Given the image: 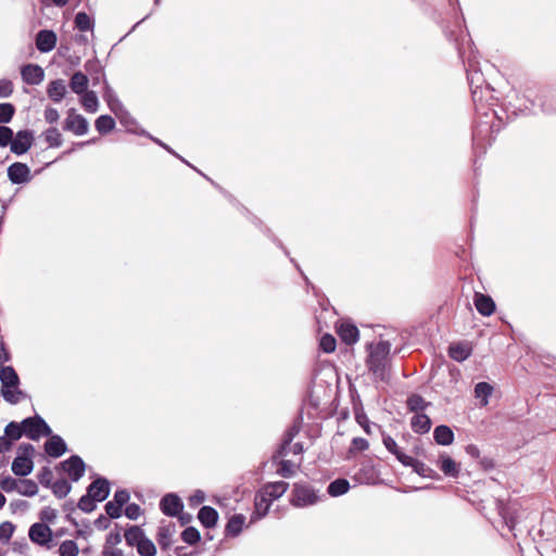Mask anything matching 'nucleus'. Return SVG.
Returning <instances> with one entry per match:
<instances>
[{
	"instance_id": "7ed1b4c3",
	"label": "nucleus",
	"mask_w": 556,
	"mask_h": 556,
	"mask_svg": "<svg viewBox=\"0 0 556 556\" xmlns=\"http://www.w3.org/2000/svg\"><path fill=\"white\" fill-rule=\"evenodd\" d=\"M320 496L318 491L307 483L296 482L293 484L290 504L296 508L313 506L318 503Z\"/></svg>"
},
{
	"instance_id": "aec40b11",
	"label": "nucleus",
	"mask_w": 556,
	"mask_h": 556,
	"mask_svg": "<svg viewBox=\"0 0 556 556\" xmlns=\"http://www.w3.org/2000/svg\"><path fill=\"white\" fill-rule=\"evenodd\" d=\"M403 466L412 467L414 472L422 478L439 479L440 476L432 468L427 466L425 463L408 456V459L404 462Z\"/></svg>"
},
{
	"instance_id": "58836bf2",
	"label": "nucleus",
	"mask_w": 556,
	"mask_h": 556,
	"mask_svg": "<svg viewBox=\"0 0 556 556\" xmlns=\"http://www.w3.org/2000/svg\"><path fill=\"white\" fill-rule=\"evenodd\" d=\"M115 125L116 123L114 118L108 114L100 115L94 122L96 129L100 135H105L112 131L115 128Z\"/></svg>"
},
{
	"instance_id": "c03bdc74",
	"label": "nucleus",
	"mask_w": 556,
	"mask_h": 556,
	"mask_svg": "<svg viewBox=\"0 0 556 556\" xmlns=\"http://www.w3.org/2000/svg\"><path fill=\"white\" fill-rule=\"evenodd\" d=\"M4 435L12 442L20 440L24 434L22 421H10L4 428Z\"/></svg>"
},
{
	"instance_id": "8fccbe9b",
	"label": "nucleus",
	"mask_w": 556,
	"mask_h": 556,
	"mask_svg": "<svg viewBox=\"0 0 556 556\" xmlns=\"http://www.w3.org/2000/svg\"><path fill=\"white\" fill-rule=\"evenodd\" d=\"M137 552L140 556H155L156 555V547L154 543L144 536L143 540L136 546Z\"/></svg>"
},
{
	"instance_id": "2f4dec72",
	"label": "nucleus",
	"mask_w": 556,
	"mask_h": 556,
	"mask_svg": "<svg viewBox=\"0 0 556 556\" xmlns=\"http://www.w3.org/2000/svg\"><path fill=\"white\" fill-rule=\"evenodd\" d=\"M299 433V428L296 426H291L283 434L282 443L278 451L276 452L274 458L276 457H286L289 455L288 448L292 443L294 437Z\"/></svg>"
},
{
	"instance_id": "9d476101",
	"label": "nucleus",
	"mask_w": 556,
	"mask_h": 556,
	"mask_svg": "<svg viewBox=\"0 0 556 556\" xmlns=\"http://www.w3.org/2000/svg\"><path fill=\"white\" fill-rule=\"evenodd\" d=\"M467 79L471 90L472 101L481 100V88H484L485 85H489L483 74L480 71H475L473 65L469 63L467 68Z\"/></svg>"
},
{
	"instance_id": "0e129e2a",
	"label": "nucleus",
	"mask_w": 556,
	"mask_h": 556,
	"mask_svg": "<svg viewBox=\"0 0 556 556\" xmlns=\"http://www.w3.org/2000/svg\"><path fill=\"white\" fill-rule=\"evenodd\" d=\"M130 493L126 489H119L114 493L113 502L123 508L128 503Z\"/></svg>"
},
{
	"instance_id": "f257e3e1",
	"label": "nucleus",
	"mask_w": 556,
	"mask_h": 556,
	"mask_svg": "<svg viewBox=\"0 0 556 556\" xmlns=\"http://www.w3.org/2000/svg\"><path fill=\"white\" fill-rule=\"evenodd\" d=\"M502 116L494 109L477 115V122L472 130V144L475 149L485 150L495 140L501 130Z\"/></svg>"
},
{
	"instance_id": "bb28decb",
	"label": "nucleus",
	"mask_w": 556,
	"mask_h": 556,
	"mask_svg": "<svg viewBox=\"0 0 556 556\" xmlns=\"http://www.w3.org/2000/svg\"><path fill=\"white\" fill-rule=\"evenodd\" d=\"M67 90L63 79H54L47 87L48 97L55 103H59L65 97Z\"/></svg>"
},
{
	"instance_id": "4be33fe9",
	"label": "nucleus",
	"mask_w": 556,
	"mask_h": 556,
	"mask_svg": "<svg viewBox=\"0 0 556 556\" xmlns=\"http://www.w3.org/2000/svg\"><path fill=\"white\" fill-rule=\"evenodd\" d=\"M438 467L446 477L457 478L459 476V465L445 453L439 456Z\"/></svg>"
},
{
	"instance_id": "dca6fc26",
	"label": "nucleus",
	"mask_w": 556,
	"mask_h": 556,
	"mask_svg": "<svg viewBox=\"0 0 556 556\" xmlns=\"http://www.w3.org/2000/svg\"><path fill=\"white\" fill-rule=\"evenodd\" d=\"M56 35L53 30L41 29L36 35V48L41 53H48L55 48Z\"/></svg>"
},
{
	"instance_id": "393cba45",
	"label": "nucleus",
	"mask_w": 556,
	"mask_h": 556,
	"mask_svg": "<svg viewBox=\"0 0 556 556\" xmlns=\"http://www.w3.org/2000/svg\"><path fill=\"white\" fill-rule=\"evenodd\" d=\"M176 532L175 523H169L159 528L156 533V541L161 549L166 551L172 546V538Z\"/></svg>"
},
{
	"instance_id": "f03ea898",
	"label": "nucleus",
	"mask_w": 556,
	"mask_h": 556,
	"mask_svg": "<svg viewBox=\"0 0 556 556\" xmlns=\"http://www.w3.org/2000/svg\"><path fill=\"white\" fill-rule=\"evenodd\" d=\"M1 394L8 403L16 405L27 395L20 387V377L12 366H3L0 369Z\"/></svg>"
},
{
	"instance_id": "774afa93",
	"label": "nucleus",
	"mask_w": 556,
	"mask_h": 556,
	"mask_svg": "<svg viewBox=\"0 0 556 556\" xmlns=\"http://www.w3.org/2000/svg\"><path fill=\"white\" fill-rule=\"evenodd\" d=\"M125 515L130 520H137L141 515V508L136 503H129L125 508Z\"/></svg>"
},
{
	"instance_id": "9b49d317",
	"label": "nucleus",
	"mask_w": 556,
	"mask_h": 556,
	"mask_svg": "<svg viewBox=\"0 0 556 556\" xmlns=\"http://www.w3.org/2000/svg\"><path fill=\"white\" fill-rule=\"evenodd\" d=\"M367 366L369 371L374 375L376 380L387 382L390 379V372L388 368V359L380 358L377 356H368Z\"/></svg>"
},
{
	"instance_id": "09e8293b",
	"label": "nucleus",
	"mask_w": 556,
	"mask_h": 556,
	"mask_svg": "<svg viewBox=\"0 0 556 556\" xmlns=\"http://www.w3.org/2000/svg\"><path fill=\"white\" fill-rule=\"evenodd\" d=\"M181 540L187 543L188 545H195L200 542L201 540V534H200V531L195 528V527H187L182 532H181Z\"/></svg>"
},
{
	"instance_id": "bf43d9fd",
	"label": "nucleus",
	"mask_w": 556,
	"mask_h": 556,
	"mask_svg": "<svg viewBox=\"0 0 556 556\" xmlns=\"http://www.w3.org/2000/svg\"><path fill=\"white\" fill-rule=\"evenodd\" d=\"M53 479V473L50 467L45 466L38 472V481L45 488H50Z\"/></svg>"
},
{
	"instance_id": "a878e982",
	"label": "nucleus",
	"mask_w": 556,
	"mask_h": 556,
	"mask_svg": "<svg viewBox=\"0 0 556 556\" xmlns=\"http://www.w3.org/2000/svg\"><path fill=\"white\" fill-rule=\"evenodd\" d=\"M198 519L206 529H212L217 525L218 513L212 506H202L198 513Z\"/></svg>"
},
{
	"instance_id": "a211bd4d",
	"label": "nucleus",
	"mask_w": 556,
	"mask_h": 556,
	"mask_svg": "<svg viewBox=\"0 0 556 556\" xmlns=\"http://www.w3.org/2000/svg\"><path fill=\"white\" fill-rule=\"evenodd\" d=\"M270 505V498L265 496L263 493L258 492L255 495L254 510L250 516V521L256 522L257 520L264 518L268 514Z\"/></svg>"
},
{
	"instance_id": "6e6552de",
	"label": "nucleus",
	"mask_w": 556,
	"mask_h": 556,
	"mask_svg": "<svg viewBox=\"0 0 556 556\" xmlns=\"http://www.w3.org/2000/svg\"><path fill=\"white\" fill-rule=\"evenodd\" d=\"M7 175L13 185L28 184L33 179L29 166L22 162L12 163L7 169Z\"/></svg>"
},
{
	"instance_id": "69168bd1",
	"label": "nucleus",
	"mask_w": 556,
	"mask_h": 556,
	"mask_svg": "<svg viewBox=\"0 0 556 556\" xmlns=\"http://www.w3.org/2000/svg\"><path fill=\"white\" fill-rule=\"evenodd\" d=\"M15 530V526L11 521H4L0 525V536L8 542Z\"/></svg>"
},
{
	"instance_id": "ddd939ff",
	"label": "nucleus",
	"mask_w": 556,
	"mask_h": 556,
	"mask_svg": "<svg viewBox=\"0 0 556 556\" xmlns=\"http://www.w3.org/2000/svg\"><path fill=\"white\" fill-rule=\"evenodd\" d=\"M21 76L25 84L36 86L43 80L45 71L40 65L29 63L21 67Z\"/></svg>"
},
{
	"instance_id": "4468645a",
	"label": "nucleus",
	"mask_w": 556,
	"mask_h": 556,
	"mask_svg": "<svg viewBox=\"0 0 556 556\" xmlns=\"http://www.w3.org/2000/svg\"><path fill=\"white\" fill-rule=\"evenodd\" d=\"M495 90L490 86L485 85L484 88H481V100L473 101L476 114L480 115L493 106L497 102V98L494 94Z\"/></svg>"
},
{
	"instance_id": "c9c22d12",
	"label": "nucleus",
	"mask_w": 556,
	"mask_h": 556,
	"mask_svg": "<svg viewBox=\"0 0 556 556\" xmlns=\"http://www.w3.org/2000/svg\"><path fill=\"white\" fill-rule=\"evenodd\" d=\"M384 447L393 454L396 459L403 465L405 460L408 459V455H406L399 446L395 440L390 435H384L382 439Z\"/></svg>"
},
{
	"instance_id": "412c9836",
	"label": "nucleus",
	"mask_w": 556,
	"mask_h": 556,
	"mask_svg": "<svg viewBox=\"0 0 556 556\" xmlns=\"http://www.w3.org/2000/svg\"><path fill=\"white\" fill-rule=\"evenodd\" d=\"M531 106H534L536 103L541 108V111L544 114H555L556 113V93L548 92L542 93L536 97L535 100H529Z\"/></svg>"
},
{
	"instance_id": "680f3d73",
	"label": "nucleus",
	"mask_w": 556,
	"mask_h": 556,
	"mask_svg": "<svg viewBox=\"0 0 556 556\" xmlns=\"http://www.w3.org/2000/svg\"><path fill=\"white\" fill-rule=\"evenodd\" d=\"M17 486L18 481L12 478L11 476H5L0 481V488L8 493L12 491H17Z\"/></svg>"
},
{
	"instance_id": "f8f14e48",
	"label": "nucleus",
	"mask_w": 556,
	"mask_h": 556,
	"mask_svg": "<svg viewBox=\"0 0 556 556\" xmlns=\"http://www.w3.org/2000/svg\"><path fill=\"white\" fill-rule=\"evenodd\" d=\"M28 536L31 542L42 546L51 541L52 530L43 522H36L30 526Z\"/></svg>"
},
{
	"instance_id": "864d4df0",
	"label": "nucleus",
	"mask_w": 556,
	"mask_h": 556,
	"mask_svg": "<svg viewBox=\"0 0 556 556\" xmlns=\"http://www.w3.org/2000/svg\"><path fill=\"white\" fill-rule=\"evenodd\" d=\"M15 114V106L12 103H0V124H8Z\"/></svg>"
},
{
	"instance_id": "4c0bfd02",
	"label": "nucleus",
	"mask_w": 556,
	"mask_h": 556,
	"mask_svg": "<svg viewBox=\"0 0 556 556\" xmlns=\"http://www.w3.org/2000/svg\"><path fill=\"white\" fill-rule=\"evenodd\" d=\"M406 405L409 412L419 414L420 412H424L430 403L426 402L421 395L413 393L407 397Z\"/></svg>"
},
{
	"instance_id": "13d9d810",
	"label": "nucleus",
	"mask_w": 556,
	"mask_h": 556,
	"mask_svg": "<svg viewBox=\"0 0 556 556\" xmlns=\"http://www.w3.org/2000/svg\"><path fill=\"white\" fill-rule=\"evenodd\" d=\"M14 136V131L12 128L5 125H0V147L5 148L10 147L12 139Z\"/></svg>"
},
{
	"instance_id": "4d7b16f0",
	"label": "nucleus",
	"mask_w": 556,
	"mask_h": 556,
	"mask_svg": "<svg viewBox=\"0 0 556 556\" xmlns=\"http://www.w3.org/2000/svg\"><path fill=\"white\" fill-rule=\"evenodd\" d=\"M391 344L388 341H380L376 348L370 352L369 356H377L380 358H387L390 353Z\"/></svg>"
},
{
	"instance_id": "37998d69",
	"label": "nucleus",
	"mask_w": 556,
	"mask_h": 556,
	"mask_svg": "<svg viewBox=\"0 0 556 556\" xmlns=\"http://www.w3.org/2000/svg\"><path fill=\"white\" fill-rule=\"evenodd\" d=\"M43 137L49 148H59L63 143L62 135L56 127H50L43 132Z\"/></svg>"
},
{
	"instance_id": "6e6d98bb",
	"label": "nucleus",
	"mask_w": 556,
	"mask_h": 556,
	"mask_svg": "<svg viewBox=\"0 0 556 556\" xmlns=\"http://www.w3.org/2000/svg\"><path fill=\"white\" fill-rule=\"evenodd\" d=\"M319 346L325 353L334 352V350L337 348L336 338L329 333L323 334L320 338Z\"/></svg>"
},
{
	"instance_id": "6ab92c4d",
	"label": "nucleus",
	"mask_w": 556,
	"mask_h": 556,
	"mask_svg": "<svg viewBox=\"0 0 556 556\" xmlns=\"http://www.w3.org/2000/svg\"><path fill=\"white\" fill-rule=\"evenodd\" d=\"M337 333L348 345H353L358 341L359 331L354 324L351 323H341L337 326Z\"/></svg>"
},
{
	"instance_id": "2eb2a0df",
	"label": "nucleus",
	"mask_w": 556,
	"mask_h": 556,
	"mask_svg": "<svg viewBox=\"0 0 556 556\" xmlns=\"http://www.w3.org/2000/svg\"><path fill=\"white\" fill-rule=\"evenodd\" d=\"M110 481L104 477H97L88 486L87 492L98 502L105 501L110 495Z\"/></svg>"
},
{
	"instance_id": "c756f323",
	"label": "nucleus",
	"mask_w": 556,
	"mask_h": 556,
	"mask_svg": "<svg viewBox=\"0 0 556 556\" xmlns=\"http://www.w3.org/2000/svg\"><path fill=\"white\" fill-rule=\"evenodd\" d=\"M433 439L437 444L447 446L454 442V432L448 426L440 425L433 430Z\"/></svg>"
},
{
	"instance_id": "e433bc0d",
	"label": "nucleus",
	"mask_w": 556,
	"mask_h": 556,
	"mask_svg": "<svg viewBox=\"0 0 556 556\" xmlns=\"http://www.w3.org/2000/svg\"><path fill=\"white\" fill-rule=\"evenodd\" d=\"M493 393V387L489 382H478L475 386V396L480 400L481 406H486L489 397Z\"/></svg>"
},
{
	"instance_id": "a18cd8bd",
	"label": "nucleus",
	"mask_w": 556,
	"mask_h": 556,
	"mask_svg": "<svg viewBox=\"0 0 556 556\" xmlns=\"http://www.w3.org/2000/svg\"><path fill=\"white\" fill-rule=\"evenodd\" d=\"M17 493L24 496H35L38 493V485L30 479L20 480Z\"/></svg>"
},
{
	"instance_id": "5701e85b",
	"label": "nucleus",
	"mask_w": 556,
	"mask_h": 556,
	"mask_svg": "<svg viewBox=\"0 0 556 556\" xmlns=\"http://www.w3.org/2000/svg\"><path fill=\"white\" fill-rule=\"evenodd\" d=\"M475 306L482 316H491L496 308L493 299L483 293L475 294Z\"/></svg>"
},
{
	"instance_id": "cd10ccee",
	"label": "nucleus",
	"mask_w": 556,
	"mask_h": 556,
	"mask_svg": "<svg viewBox=\"0 0 556 556\" xmlns=\"http://www.w3.org/2000/svg\"><path fill=\"white\" fill-rule=\"evenodd\" d=\"M245 517L242 514L231 516L225 527V535L230 538L238 536L243 529Z\"/></svg>"
},
{
	"instance_id": "e2e57ef3",
	"label": "nucleus",
	"mask_w": 556,
	"mask_h": 556,
	"mask_svg": "<svg viewBox=\"0 0 556 556\" xmlns=\"http://www.w3.org/2000/svg\"><path fill=\"white\" fill-rule=\"evenodd\" d=\"M104 509L110 518L117 519L121 517L123 508L113 501H110L104 505Z\"/></svg>"
},
{
	"instance_id": "f704fd0d",
	"label": "nucleus",
	"mask_w": 556,
	"mask_h": 556,
	"mask_svg": "<svg viewBox=\"0 0 556 556\" xmlns=\"http://www.w3.org/2000/svg\"><path fill=\"white\" fill-rule=\"evenodd\" d=\"M351 485L345 478H338L328 484L327 493L332 497H338L345 494Z\"/></svg>"
},
{
	"instance_id": "3c124183",
	"label": "nucleus",
	"mask_w": 556,
	"mask_h": 556,
	"mask_svg": "<svg viewBox=\"0 0 556 556\" xmlns=\"http://www.w3.org/2000/svg\"><path fill=\"white\" fill-rule=\"evenodd\" d=\"M105 88H106V90H105L103 97H104L105 101L108 102V105L111 109V111H113L115 114H117V109L119 111H123V105L106 83H105Z\"/></svg>"
},
{
	"instance_id": "052dcab7",
	"label": "nucleus",
	"mask_w": 556,
	"mask_h": 556,
	"mask_svg": "<svg viewBox=\"0 0 556 556\" xmlns=\"http://www.w3.org/2000/svg\"><path fill=\"white\" fill-rule=\"evenodd\" d=\"M278 473L283 478H290L294 473V464L291 460L282 459L279 464Z\"/></svg>"
},
{
	"instance_id": "ea45409f",
	"label": "nucleus",
	"mask_w": 556,
	"mask_h": 556,
	"mask_svg": "<svg viewBox=\"0 0 556 556\" xmlns=\"http://www.w3.org/2000/svg\"><path fill=\"white\" fill-rule=\"evenodd\" d=\"M144 536V532L138 526H131L125 532V540L129 546H137Z\"/></svg>"
},
{
	"instance_id": "7c9ffc66",
	"label": "nucleus",
	"mask_w": 556,
	"mask_h": 556,
	"mask_svg": "<svg viewBox=\"0 0 556 556\" xmlns=\"http://www.w3.org/2000/svg\"><path fill=\"white\" fill-rule=\"evenodd\" d=\"M410 426L414 432L425 434L431 428V419L426 414H415L410 419Z\"/></svg>"
},
{
	"instance_id": "603ef678",
	"label": "nucleus",
	"mask_w": 556,
	"mask_h": 556,
	"mask_svg": "<svg viewBox=\"0 0 556 556\" xmlns=\"http://www.w3.org/2000/svg\"><path fill=\"white\" fill-rule=\"evenodd\" d=\"M79 553L78 545L73 540H66L59 547L60 556H77Z\"/></svg>"
},
{
	"instance_id": "49530a36",
	"label": "nucleus",
	"mask_w": 556,
	"mask_h": 556,
	"mask_svg": "<svg viewBox=\"0 0 556 556\" xmlns=\"http://www.w3.org/2000/svg\"><path fill=\"white\" fill-rule=\"evenodd\" d=\"M81 104L87 112H97L99 106L97 94L93 91H86L85 93H83Z\"/></svg>"
},
{
	"instance_id": "0eeeda50",
	"label": "nucleus",
	"mask_w": 556,
	"mask_h": 556,
	"mask_svg": "<svg viewBox=\"0 0 556 556\" xmlns=\"http://www.w3.org/2000/svg\"><path fill=\"white\" fill-rule=\"evenodd\" d=\"M60 467L68 475L73 482L79 481L86 471V464L79 455H72L60 463Z\"/></svg>"
},
{
	"instance_id": "c85d7f7f",
	"label": "nucleus",
	"mask_w": 556,
	"mask_h": 556,
	"mask_svg": "<svg viewBox=\"0 0 556 556\" xmlns=\"http://www.w3.org/2000/svg\"><path fill=\"white\" fill-rule=\"evenodd\" d=\"M471 348L468 343L458 342L448 346V356L456 362H464L471 355Z\"/></svg>"
},
{
	"instance_id": "79ce46f5",
	"label": "nucleus",
	"mask_w": 556,
	"mask_h": 556,
	"mask_svg": "<svg viewBox=\"0 0 556 556\" xmlns=\"http://www.w3.org/2000/svg\"><path fill=\"white\" fill-rule=\"evenodd\" d=\"M75 27L80 31L92 30L94 22L86 12H78L74 18Z\"/></svg>"
},
{
	"instance_id": "a19ab883",
	"label": "nucleus",
	"mask_w": 556,
	"mask_h": 556,
	"mask_svg": "<svg viewBox=\"0 0 556 556\" xmlns=\"http://www.w3.org/2000/svg\"><path fill=\"white\" fill-rule=\"evenodd\" d=\"M50 488L52 490V493L58 498L66 497L72 490L71 483L65 479H59V480L52 482Z\"/></svg>"
},
{
	"instance_id": "1a4fd4ad",
	"label": "nucleus",
	"mask_w": 556,
	"mask_h": 556,
	"mask_svg": "<svg viewBox=\"0 0 556 556\" xmlns=\"http://www.w3.org/2000/svg\"><path fill=\"white\" fill-rule=\"evenodd\" d=\"M161 511L168 517H177L184 509V503L176 493H167L160 501Z\"/></svg>"
},
{
	"instance_id": "72a5a7b5",
	"label": "nucleus",
	"mask_w": 556,
	"mask_h": 556,
	"mask_svg": "<svg viewBox=\"0 0 556 556\" xmlns=\"http://www.w3.org/2000/svg\"><path fill=\"white\" fill-rule=\"evenodd\" d=\"M88 83L87 75L81 72H76L71 77L70 87L76 94H83L87 91Z\"/></svg>"
},
{
	"instance_id": "5fc2aeb1",
	"label": "nucleus",
	"mask_w": 556,
	"mask_h": 556,
	"mask_svg": "<svg viewBox=\"0 0 556 556\" xmlns=\"http://www.w3.org/2000/svg\"><path fill=\"white\" fill-rule=\"evenodd\" d=\"M121 124L124 125L129 132H137V121L126 111H123L122 114H116Z\"/></svg>"
},
{
	"instance_id": "338daca9",
	"label": "nucleus",
	"mask_w": 556,
	"mask_h": 556,
	"mask_svg": "<svg viewBox=\"0 0 556 556\" xmlns=\"http://www.w3.org/2000/svg\"><path fill=\"white\" fill-rule=\"evenodd\" d=\"M369 442L361 437L354 438L350 447V452H364L368 450Z\"/></svg>"
},
{
	"instance_id": "423d86ee",
	"label": "nucleus",
	"mask_w": 556,
	"mask_h": 556,
	"mask_svg": "<svg viewBox=\"0 0 556 556\" xmlns=\"http://www.w3.org/2000/svg\"><path fill=\"white\" fill-rule=\"evenodd\" d=\"M63 129L72 131L76 136H83L88 132L89 124L86 117L77 114L75 109H71L67 112V117L64 119Z\"/></svg>"
},
{
	"instance_id": "de8ad7c7",
	"label": "nucleus",
	"mask_w": 556,
	"mask_h": 556,
	"mask_svg": "<svg viewBox=\"0 0 556 556\" xmlns=\"http://www.w3.org/2000/svg\"><path fill=\"white\" fill-rule=\"evenodd\" d=\"M97 502L98 501L94 498V496H92L88 492H86V494L79 498V501L77 503V507L81 511L89 514V513H92L97 508Z\"/></svg>"
},
{
	"instance_id": "473e14b6",
	"label": "nucleus",
	"mask_w": 556,
	"mask_h": 556,
	"mask_svg": "<svg viewBox=\"0 0 556 556\" xmlns=\"http://www.w3.org/2000/svg\"><path fill=\"white\" fill-rule=\"evenodd\" d=\"M38 415L31 417H26L22 420V427L24 430V434L34 441L39 440V426L37 425Z\"/></svg>"
},
{
	"instance_id": "f3484780",
	"label": "nucleus",
	"mask_w": 556,
	"mask_h": 556,
	"mask_svg": "<svg viewBox=\"0 0 556 556\" xmlns=\"http://www.w3.org/2000/svg\"><path fill=\"white\" fill-rule=\"evenodd\" d=\"M67 451V445L63 438L59 434L51 435L45 442V452L53 458L61 457Z\"/></svg>"
},
{
	"instance_id": "b1692460",
	"label": "nucleus",
	"mask_w": 556,
	"mask_h": 556,
	"mask_svg": "<svg viewBox=\"0 0 556 556\" xmlns=\"http://www.w3.org/2000/svg\"><path fill=\"white\" fill-rule=\"evenodd\" d=\"M289 483L286 481H276L267 483L262 489L261 493L270 498V502L281 497L288 490Z\"/></svg>"
},
{
	"instance_id": "20e7f679",
	"label": "nucleus",
	"mask_w": 556,
	"mask_h": 556,
	"mask_svg": "<svg viewBox=\"0 0 556 556\" xmlns=\"http://www.w3.org/2000/svg\"><path fill=\"white\" fill-rule=\"evenodd\" d=\"M35 447L30 443H22L17 448V456L13 459L11 469L15 476L26 477L34 469L33 454Z\"/></svg>"
},
{
	"instance_id": "39448f33",
	"label": "nucleus",
	"mask_w": 556,
	"mask_h": 556,
	"mask_svg": "<svg viewBox=\"0 0 556 556\" xmlns=\"http://www.w3.org/2000/svg\"><path fill=\"white\" fill-rule=\"evenodd\" d=\"M35 141L34 131L22 129L14 134L10 144V151L15 155H24L29 151Z\"/></svg>"
}]
</instances>
